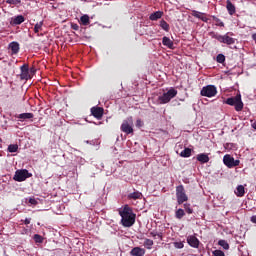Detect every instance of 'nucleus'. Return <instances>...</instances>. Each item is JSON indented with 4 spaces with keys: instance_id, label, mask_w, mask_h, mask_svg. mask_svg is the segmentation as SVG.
Wrapping results in <instances>:
<instances>
[{
    "instance_id": "nucleus-1",
    "label": "nucleus",
    "mask_w": 256,
    "mask_h": 256,
    "mask_svg": "<svg viewBox=\"0 0 256 256\" xmlns=\"http://www.w3.org/2000/svg\"><path fill=\"white\" fill-rule=\"evenodd\" d=\"M119 215L121 216V223L124 227H133L135 224V214L133 210L127 205L119 210Z\"/></svg>"
},
{
    "instance_id": "nucleus-2",
    "label": "nucleus",
    "mask_w": 256,
    "mask_h": 256,
    "mask_svg": "<svg viewBox=\"0 0 256 256\" xmlns=\"http://www.w3.org/2000/svg\"><path fill=\"white\" fill-rule=\"evenodd\" d=\"M177 97V90L175 88H170L167 92H164L163 95L158 97V101L165 105L166 103H169L171 99Z\"/></svg>"
},
{
    "instance_id": "nucleus-3",
    "label": "nucleus",
    "mask_w": 256,
    "mask_h": 256,
    "mask_svg": "<svg viewBox=\"0 0 256 256\" xmlns=\"http://www.w3.org/2000/svg\"><path fill=\"white\" fill-rule=\"evenodd\" d=\"M176 198L178 205H183L185 201L189 200V197H187V194L185 193V188L183 185H180L176 188Z\"/></svg>"
},
{
    "instance_id": "nucleus-4",
    "label": "nucleus",
    "mask_w": 256,
    "mask_h": 256,
    "mask_svg": "<svg viewBox=\"0 0 256 256\" xmlns=\"http://www.w3.org/2000/svg\"><path fill=\"white\" fill-rule=\"evenodd\" d=\"M226 103L227 105H234L236 111L243 110V101H241V94H238L233 98H228Z\"/></svg>"
},
{
    "instance_id": "nucleus-5",
    "label": "nucleus",
    "mask_w": 256,
    "mask_h": 256,
    "mask_svg": "<svg viewBox=\"0 0 256 256\" xmlns=\"http://www.w3.org/2000/svg\"><path fill=\"white\" fill-rule=\"evenodd\" d=\"M121 131H123V133H126V135H131V133H133V117L130 116L123 120L121 125Z\"/></svg>"
},
{
    "instance_id": "nucleus-6",
    "label": "nucleus",
    "mask_w": 256,
    "mask_h": 256,
    "mask_svg": "<svg viewBox=\"0 0 256 256\" xmlns=\"http://www.w3.org/2000/svg\"><path fill=\"white\" fill-rule=\"evenodd\" d=\"M200 95H202V97H215L217 95V87L207 85L202 88Z\"/></svg>"
},
{
    "instance_id": "nucleus-7",
    "label": "nucleus",
    "mask_w": 256,
    "mask_h": 256,
    "mask_svg": "<svg viewBox=\"0 0 256 256\" xmlns=\"http://www.w3.org/2000/svg\"><path fill=\"white\" fill-rule=\"evenodd\" d=\"M29 177H32V174L27 169L17 170L14 175V181H25Z\"/></svg>"
},
{
    "instance_id": "nucleus-8",
    "label": "nucleus",
    "mask_w": 256,
    "mask_h": 256,
    "mask_svg": "<svg viewBox=\"0 0 256 256\" xmlns=\"http://www.w3.org/2000/svg\"><path fill=\"white\" fill-rule=\"evenodd\" d=\"M223 163L224 165H226V167H238L240 161L239 160H235V158H233L231 155L226 154L223 157Z\"/></svg>"
},
{
    "instance_id": "nucleus-9",
    "label": "nucleus",
    "mask_w": 256,
    "mask_h": 256,
    "mask_svg": "<svg viewBox=\"0 0 256 256\" xmlns=\"http://www.w3.org/2000/svg\"><path fill=\"white\" fill-rule=\"evenodd\" d=\"M215 39L220 43H225L226 45H233L235 43L234 38L230 37L229 34L225 35H216Z\"/></svg>"
},
{
    "instance_id": "nucleus-10",
    "label": "nucleus",
    "mask_w": 256,
    "mask_h": 256,
    "mask_svg": "<svg viewBox=\"0 0 256 256\" xmlns=\"http://www.w3.org/2000/svg\"><path fill=\"white\" fill-rule=\"evenodd\" d=\"M21 74L20 79L27 81L28 79H31V75H29V66L27 64H24L21 66Z\"/></svg>"
},
{
    "instance_id": "nucleus-11",
    "label": "nucleus",
    "mask_w": 256,
    "mask_h": 256,
    "mask_svg": "<svg viewBox=\"0 0 256 256\" xmlns=\"http://www.w3.org/2000/svg\"><path fill=\"white\" fill-rule=\"evenodd\" d=\"M187 243L190 245V247H194V249H197L199 247V239L195 237L194 235H190L187 237Z\"/></svg>"
},
{
    "instance_id": "nucleus-12",
    "label": "nucleus",
    "mask_w": 256,
    "mask_h": 256,
    "mask_svg": "<svg viewBox=\"0 0 256 256\" xmlns=\"http://www.w3.org/2000/svg\"><path fill=\"white\" fill-rule=\"evenodd\" d=\"M91 113L96 119H101L103 117V108L93 107L91 108Z\"/></svg>"
},
{
    "instance_id": "nucleus-13",
    "label": "nucleus",
    "mask_w": 256,
    "mask_h": 256,
    "mask_svg": "<svg viewBox=\"0 0 256 256\" xmlns=\"http://www.w3.org/2000/svg\"><path fill=\"white\" fill-rule=\"evenodd\" d=\"M193 17H196L197 19H201V21H204V23H207L209 21V18H207V14L199 11H193L192 12Z\"/></svg>"
},
{
    "instance_id": "nucleus-14",
    "label": "nucleus",
    "mask_w": 256,
    "mask_h": 256,
    "mask_svg": "<svg viewBox=\"0 0 256 256\" xmlns=\"http://www.w3.org/2000/svg\"><path fill=\"white\" fill-rule=\"evenodd\" d=\"M11 55H17L19 53V43L11 42L8 47Z\"/></svg>"
},
{
    "instance_id": "nucleus-15",
    "label": "nucleus",
    "mask_w": 256,
    "mask_h": 256,
    "mask_svg": "<svg viewBox=\"0 0 256 256\" xmlns=\"http://www.w3.org/2000/svg\"><path fill=\"white\" fill-rule=\"evenodd\" d=\"M130 253H131L132 256H144L145 255V249L135 247L131 250Z\"/></svg>"
},
{
    "instance_id": "nucleus-16",
    "label": "nucleus",
    "mask_w": 256,
    "mask_h": 256,
    "mask_svg": "<svg viewBox=\"0 0 256 256\" xmlns=\"http://www.w3.org/2000/svg\"><path fill=\"white\" fill-rule=\"evenodd\" d=\"M162 45H164L165 47H168V49H173V40L169 39V37L164 36L162 38Z\"/></svg>"
},
{
    "instance_id": "nucleus-17",
    "label": "nucleus",
    "mask_w": 256,
    "mask_h": 256,
    "mask_svg": "<svg viewBox=\"0 0 256 256\" xmlns=\"http://www.w3.org/2000/svg\"><path fill=\"white\" fill-rule=\"evenodd\" d=\"M197 161H199L200 163H209V155L202 153V154H198L196 157Z\"/></svg>"
},
{
    "instance_id": "nucleus-18",
    "label": "nucleus",
    "mask_w": 256,
    "mask_h": 256,
    "mask_svg": "<svg viewBox=\"0 0 256 256\" xmlns=\"http://www.w3.org/2000/svg\"><path fill=\"white\" fill-rule=\"evenodd\" d=\"M33 113H22L18 115L20 121H27V119H33Z\"/></svg>"
},
{
    "instance_id": "nucleus-19",
    "label": "nucleus",
    "mask_w": 256,
    "mask_h": 256,
    "mask_svg": "<svg viewBox=\"0 0 256 256\" xmlns=\"http://www.w3.org/2000/svg\"><path fill=\"white\" fill-rule=\"evenodd\" d=\"M25 21V17L23 15H18L14 18H12L13 25H21Z\"/></svg>"
},
{
    "instance_id": "nucleus-20",
    "label": "nucleus",
    "mask_w": 256,
    "mask_h": 256,
    "mask_svg": "<svg viewBox=\"0 0 256 256\" xmlns=\"http://www.w3.org/2000/svg\"><path fill=\"white\" fill-rule=\"evenodd\" d=\"M161 17H163V12L157 11V12H154L150 15V20L151 21H157V19H161Z\"/></svg>"
},
{
    "instance_id": "nucleus-21",
    "label": "nucleus",
    "mask_w": 256,
    "mask_h": 256,
    "mask_svg": "<svg viewBox=\"0 0 256 256\" xmlns=\"http://www.w3.org/2000/svg\"><path fill=\"white\" fill-rule=\"evenodd\" d=\"M141 197H143V194L139 191L132 192L128 195V199H134V200L141 199Z\"/></svg>"
},
{
    "instance_id": "nucleus-22",
    "label": "nucleus",
    "mask_w": 256,
    "mask_h": 256,
    "mask_svg": "<svg viewBox=\"0 0 256 256\" xmlns=\"http://www.w3.org/2000/svg\"><path fill=\"white\" fill-rule=\"evenodd\" d=\"M236 195L237 197H243V195H245V187L243 185H239L237 188H236Z\"/></svg>"
},
{
    "instance_id": "nucleus-23",
    "label": "nucleus",
    "mask_w": 256,
    "mask_h": 256,
    "mask_svg": "<svg viewBox=\"0 0 256 256\" xmlns=\"http://www.w3.org/2000/svg\"><path fill=\"white\" fill-rule=\"evenodd\" d=\"M226 7L230 15H233L235 13V5H233V3H231L229 0H227Z\"/></svg>"
},
{
    "instance_id": "nucleus-24",
    "label": "nucleus",
    "mask_w": 256,
    "mask_h": 256,
    "mask_svg": "<svg viewBox=\"0 0 256 256\" xmlns=\"http://www.w3.org/2000/svg\"><path fill=\"white\" fill-rule=\"evenodd\" d=\"M175 217L176 219H183V217H185V210L181 208L176 210Z\"/></svg>"
},
{
    "instance_id": "nucleus-25",
    "label": "nucleus",
    "mask_w": 256,
    "mask_h": 256,
    "mask_svg": "<svg viewBox=\"0 0 256 256\" xmlns=\"http://www.w3.org/2000/svg\"><path fill=\"white\" fill-rule=\"evenodd\" d=\"M43 29V21H40L34 26V33H39Z\"/></svg>"
},
{
    "instance_id": "nucleus-26",
    "label": "nucleus",
    "mask_w": 256,
    "mask_h": 256,
    "mask_svg": "<svg viewBox=\"0 0 256 256\" xmlns=\"http://www.w3.org/2000/svg\"><path fill=\"white\" fill-rule=\"evenodd\" d=\"M180 157H191V149L185 148L181 153Z\"/></svg>"
},
{
    "instance_id": "nucleus-27",
    "label": "nucleus",
    "mask_w": 256,
    "mask_h": 256,
    "mask_svg": "<svg viewBox=\"0 0 256 256\" xmlns=\"http://www.w3.org/2000/svg\"><path fill=\"white\" fill-rule=\"evenodd\" d=\"M218 245L224 248L226 251L229 250V243L226 240H219Z\"/></svg>"
},
{
    "instance_id": "nucleus-28",
    "label": "nucleus",
    "mask_w": 256,
    "mask_h": 256,
    "mask_svg": "<svg viewBox=\"0 0 256 256\" xmlns=\"http://www.w3.org/2000/svg\"><path fill=\"white\" fill-rule=\"evenodd\" d=\"M17 149H19V146L16 144H11L8 146L9 153H17Z\"/></svg>"
},
{
    "instance_id": "nucleus-29",
    "label": "nucleus",
    "mask_w": 256,
    "mask_h": 256,
    "mask_svg": "<svg viewBox=\"0 0 256 256\" xmlns=\"http://www.w3.org/2000/svg\"><path fill=\"white\" fill-rule=\"evenodd\" d=\"M144 247H146V249H151L153 247V240L146 238L144 240Z\"/></svg>"
},
{
    "instance_id": "nucleus-30",
    "label": "nucleus",
    "mask_w": 256,
    "mask_h": 256,
    "mask_svg": "<svg viewBox=\"0 0 256 256\" xmlns=\"http://www.w3.org/2000/svg\"><path fill=\"white\" fill-rule=\"evenodd\" d=\"M183 207H184L186 213H188V215H191L193 213V209H191V204L185 203L183 205Z\"/></svg>"
},
{
    "instance_id": "nucleus-31",
    "label": "nucleus",
    "mask_w": 256,
    "mask_h": 256,
    "mask_svg": "<svg viewBox=\"0 0 256 256\" xmlns=\"http://www.w3.org/2000/svg\"><path fill=\"white\" fill-rule=\"evenodd\" d=\"M80 21H81L82 25H89V16L88 15H83L80 18Z\"/></svg>"
},
{
    "instance_id": "nucleus-32",
    "label": "nucleus",
    "mask_w": 256,
    "mask_h": 256,
    "mask_svg": "<svg viewBox=\"0 0 256 256\" xmlns=\"http://www.w3.org/2000/svg\"><path fill=\"white\" fill-rule=\"evenodd\" d=\"M160 27L164 29V31H169V24L165 20L160 21Z\"/></svg>"
},
{
    "instance_id": "nucleus-33",
    "label": "nucleus",
    "mask_w": 256,
    "mask_h": 256,
    "mask_svg": "<svg viewBox=\"0 0 256 256\" xmlns=\"http://www.w3.org/2000/svg\"><path fill=\"white\" fill-rule=\"evenodd\" d=\"M217 63H225V55L223 54H218L216 57Z\"/></svg>"
},
{
    "instance_id": "nucleus-34",
    "label": "nucleus",
    "mask_w": 256,
    "mask_h": 256,
    "mask_svg": "<svg viewBox=\"0 0 256 256\" xmlns=\"http://www.w3.org/2000/svg\"><path fill=\"white\" fill-rule=\"evenodd\" d=\"M34 241L36 243H43V237H41V235H39V234H35L34 235Z\"/></svg>"
},
{
    "instance_id": "nucleus-35",
    "label": "nucleus",
    "mask_w": 256,
    "mask_h": 256,
    "mask_svg": "<svg viewBox=\"0 0 256 256\" xmlns=\"http://www.w3.org/2000/svg\"><path fill=\"white\" fill-rule=\"evenodd\" d=\"M8 5H20L21 0H7Z\"/></svg>"
},
{
    "instance_id": "nucleus-36",
    "label": "nucleus",
    "mask_w": 256,
    "mask_h": 256,
    "mask_svg": "<svg viewBox=\"0 0 256 256\" xmlns=\"http://www.w3.org/2000/svg\"><path fill=\"white\" fill-rule=\"evenodd\" d=\"M174 247L176 249H183L184 247L183 242H174Z\"/></svg>"
},
{
    "instance_id": "nucleus-37",
    "label": "nucleus",
    "mask_w": 256,
    "mask_h": 256,
    "mask_svg": "<svg viewBox=\"0 0 256 256\" xmlns=\"http://www.w3.org/2000/svg\"><path fill=\"white\" fill-rule=\"evenodd\" d=\"M213 255L214 256H225V253L223 251H221V250H215L213 252Z\"/></svg>"
},
{
    "instance_id": "nucleus-38",
    "label": "nucleus",
    "mask_w": 256,
    "mask_h": 256,
    "mask_svg": "<svg viewBox=\"0 0 256 256\" xmlns=\"http://www.w3.org/2000/svg\"><path fill=\"white\" fill-rule=\"evenodd\" d=\"M136 127H138V128L143 127V121H142L141 119H138V120L136 121Z\"/></svg>"
},
{
    "instance_id": "nucleus-39",
    "label": "nucleus",
    "mask_w": 256,
    "mask_h": 256,
    "mask_svg": "<svg viewBox=\"0 0 256 256\" xmlns=\"http://www.w3.org/2000/svg\"><path fill=\"white\" fill-rule=\"evenodd\" d=\"M29 204L30 205H37V200L35 198H30L29 199Z\"/></svg>"
},
{
    "instance_id": "nucleus-40",
    "label": "nucleus",
    "mask_w": 256,
    "mask_h": 256,
    "mask_svg": "<svg viewBox=\"0 0 256 256\" xmlns=\"http://www.w3.org/2000/svg\"><path fill=\"white\" fill-rule=\"evenodd\" d=\"M150 235L152 237H158V239H161V235L160 234H155V232H151Z\"/></svg>"
},
{
    "instance_id": "nucleus-41",
    "label": "nucleus",
    "mask_w": 256,
    "mask_h": 256,
    "mask_svg": "<svg viewBox=\"0 0 256 256\" xmlns=\"http://www.w3.org/2000/svg\"><path fill=\"white\" fill-rule=\"evenodd\" d=\"M216 21H217V23H218V25L220 26V27H224V23L223 22H221V20H219V19H216Z\"/></svg>"
},
{
    "instance_id": "nucleus-42",
    "label": "nucleus",
    "mask_w": 256,
    "mask_h": 256,
    "mask_svg": "<svg viewBox=\"0 0 256 256\" xmlns=\"http://www.w3.org/2000/svg\"><path fill=\"white\" fill-rule=\"evenodd\" d=\"M24 223L25 225H29V223H31V218H26Z\"/></svg>"
},
{
    "instance_id": "nucleus-43",
    "label": "nucleus",
    "mask_w": 256,
    "mask_h": 256,
    "mask_svg": "<svg viewBox=\"0 0 256 256\" xmlns=\"http://www.w3.org/2000/svg\"><path fill=\"white\" fill-rule=\"evenodd\" d=\"M251 222H252V223H256V216H252V217H251Z\"/></svg>"
},
{
    "instance_id": "nucleus-44",
    "label": "nucleus",
    "mask_w": 256,
    "mask_h": 256,
    "mask_svg": "<svg viewBox=\"0 0 256 256\" xmlns=\"http://www.w3.org/2000/svg\"><path fill=\"white\" fill-rule=\"evenodd\" d=\"M252 39H253L254 41H256V33H254V34L252 35Z\"/></svg>"
},
{
    "instance_id": "nucleus-45",
    "label": "nucleus",
    "mask_w": 256,
    "mask_h": 256,
    "mask_svg": "<svg viewBox=\"0 0 256 256\" xmlns=\"http://www.w3.org/2000/svg\"><path fill=\"white\" fill-rule=\"evenodd\" d=\"M252 127L256 130V122L252 123Z\"/></svg>"
},
{
    "instance_id": "nucleus-46",
    "label": "nucleus",
    "mask_w": 256,
    "mask_h": 256,
    "mask_svg": "<svg viewBox=\"0 0 256 256\" xmlns=\"http://www.w3.org/2000/svg\"><path fill=\"white\" fill-rule=\"evenodd\" d=\"M2 141H3V140H1V138H0V143H2Z\"/></svg>"
}]
</instances>
